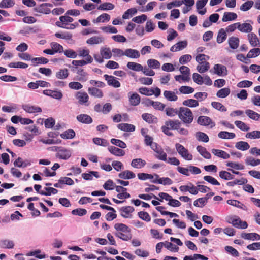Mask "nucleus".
<instances>
[{"label":"nucleus","mask_w":260,"mask_h":260,"mask_svg":"<svg viewBox=\"0 0 260 260\" xmlns=\"http://www.w3.org/2000/svg\"><path fill=\"white\" fill-rule=\"evenodd\" d=\"M178 118L183 123L188 125L192 122L194 117L190 109L181 107L179 108Z\"/></svg>","instance_id":"obj_1"},{"label":"nucleus","mask_w":260,"mask_h":260,"mask_svg":"<svg viewBox=\"0 0 260 260\" xmlns=\"http://www.w3.org/2000/svg\"><path fill=\"white\" fill-rule=\"evenodd\" d=\"M181 123L179 120H172L170 119L166 121L165 125L162 126L161 129L163 133L167 136H172L173 133L170 131V129L178 130L179 127L181 126Z\"/></svg>","instance_id":"obj_2"},{"label":"nucleus","mask_w":260,"mask_h":260,"mask_svg":"<svg viewBox=\"0 0 260 260\" xmlns=\"http://www.w3.org/2000/svg\"><path fill=\"white\" fill-rule=\"evenodd\" d=\"M175 147L179 154L184 159L191 160L193 159L192 155L189 153L188 150L182 145L179 143H176Z\"/></svg>","instance_id":"obj_3"},{"label":"nucleus","mask_w":260,"mask_h":260,"mask_svg":"<svg viewBox=\"0 0 260 260\" xmlns=\"http://www.w3.org/2000/svg\"><path fill=\"white\" fill-rule=\"evenodd\" d=\"M197 122L200 125L207 126L210 125V127L212 128L215 126L214 122L208 116H200L198 117Z\"/></svg>","instance_id":"obj_4"},{"label":"nucleus","mask_w":260,"mask_h":260,"mask_svg":"<svg viewBox=\"0 0 260 260\" xmlns=\"http://www.w3.org/2000/svg\"><path fill=\"white\" fill-rule=\"evenodd\" d=\"M49 7H53L52 4L50 3H43L39 6L35 7L34 8V10L35 12L37 13L48 14L51 12L50 9L48 8Z\"/></svg>","instance_id":"obj_5"},{"label":"nucleus","mask_w":260,"mask_h":260,"mask_svg":"<svg viewBox=\"0 0 260 260\" xmlns=\"http://www.w3.org/2000/svg\"><path fill=\"white\" fill-rule=\"evenodd\" d=\"M71 151L66 148L60 146V149L58 153L56 154V157L59 159L67 160L71 156Z\"/></svg>","instance_id":"obj_6"},{"label":"nucleus","mask_w":260,"mask_h":260,"mask_svg":"<svg viewBox=\"0 0 260 260\" xmlns=\"http://www.w3.org/2000/svg\"><path fill=\"white\" fill-rule=\"evenodd\" d=\"M214 73L219 76H224L228 74L226 67L221 64H216L213 67Z\"/></svg>","instance_id":"obj_7"},{"label":"nucleus","mask_w":260,"mask_h":260,"mask_svg":"<svg viewBox=\"0 0 260 260\" xmlns=\"http://www.w3.org/2000/svg\"><path fill=\"white\" fill-rule=\"evenodd\" d=\"M76 119L80 123L89 124L93 122L92 117L86 114H80L77 116Z\"/></svg>","instance_id":"obj_8"},{"label":"nucleus","mask_w":260,"mask_h":260,"mask_svg":"<svg viewBox=\"0 0 260 260\" xmlns=\"http://www.w3.org/2000/svg\"><path fill=\"white\" fill-rule=\"evenodd\" d=\"M105 79L107 81L108 84L115 88L119 87L120 83L116 79V78L112 76L105 74L104 76Z\"/></svg>","instance_id":"obj_9"},{"label":"nucleus","mask_w":260,"mask_h":260,"mask_svg":"<svg viewBox=\"0 0 260 260\" xmlns=\"http://www.w3.org/2000/svg\"><path fill=\"white\" fill-rule=\"evenodd\" d=\"M128 98L129 104L132 106H138L140 103V96L137 93H132L131 92H129Z\"/></svg>","instance_id":"obj_10"},{"label":"nucleus","mask_w":260,"mask_h":260,"mask_svg":"<svg viewBox=\"0 0 260 260\" xmlns=\"http://www.w3.org/2000/svg\"><path fill=\"white\" fill-rule=\"evenodd\" d=\"M76 98L78 100V103L81 105L85 104L89 100V96L85 92L79 91L75 95Z\"/></svg>","instance_id":"obj_11"},{"label":"nucleus","mask_w":260,"mask_h":260,"mask_svg":"<svg viewBox=\"0 0 260 260\" xmlns=\"http://www.w3.org/2000/svg\"><path fill=\"white\" fill-rule=\"evenodd\" d=\"M154 176L156 179L152 180L151 181L152 183L161 184L164 185H171L173 183V181L169 177H162L159 178V175L157 174H155Z\"/></svg>","instance_id":"obj_12"},{"label":"nucleus","mask_w":260,"mask_h":260,"mask_svg":"<svg viewBox=\"0 0 260 260\" xmlns=\"http://www.w3.org/2000/svg\"><path fill=\"white\" fill-rule=\"evenodd\" d=\"M22 108L26 112L28 113H41L42 111L40 107L30 105H23Z\"/></svg>","instance_id":"obj_13"},{"label":"nucleus","mask_w":260,"mask_h":260,"mask_svg":"<svg viewBox=\"0 0 260 260\" xmlns=\"http://www.w3.org/2000/svg\"><path fill=\"white\" fill-rule=\"evenodd\" d=\"M252 25L247 23H240L238 22V29L243 33H249L252 30Z\"/></svg>","instance_id":"obj_14"},{"label":"nucleus","mask_w":260,"mask_h":260,"mask_svg":"<svg viewBox=\"0 0 260 260\" xmlns=\"http://www.w3.org/2000/svg\"><path fill=\"white\" fill-rule=\"evenodd\" d=\"M78 52L79 56L85 58V60L90 63L93 61V58L89 54V50L88 49L80 48L78 50Z\"/></svg>","instance_id":"obj_15"},{"label":"nucleus","mask_w":260,"mask_h":260,"mask_svg":"<svg viewBox=\"0 0 260 260\" xmlns=\"http://www.w3.org/2000/svg\"><path fill=\"white\" fill-rule=\"evenodd\" d=\"M146 164V162L145 160L141 158H135L133 159L131 163V165L137 169H141L144 167Z\"/></svg>","instance_id":"obj_16"},{"label":"nucleus","mask_w":260,"mask_h":260,"mask_svg":"<svg viewBox=\"0 0 260 260\" xmlns=\"http://www.w3.org/2000/svg\"><path fill=\"white\" fill-rule=\"evenodd\" d=\"M89 94L93 96L98 98H102L103 96V93L101 89L98 88L92 87L88 88Z\"/></svg>","instance_id":"obj_17"},{"label":"nucleus","mask_w":260,"mask_h":260,"mask_svg":"<svg viewBox=\"0 0 260 260\" xmlns=\"http://www.w3.org/2000/svg\"><path fill=\"white\" fill-rule=\"evenodd\" d=\"M108 149L111 154L117 156H123L125 155L124 150L115 146H110Z\"/></svg>","instance_id":"obj_18"},{"label":"nucleus","mask_w":260,"mask_h":260,"mask_svg":"<svg viewBox=\"0 0 260 260\" xmlns=\"http://www.w3.org/2000/svg\"><path fill=\"white\" fill-rule=\"evenodd\" d=\"M78 76L76 79L81 82H85L88 79V74L82 69H78L77 72Z\"/></svg>","instance_id":"obj_19"},{"label":"nucleus","mask_w":260,"mask_h":260,"mask_svg":"<svg viewBox=\"0 0 260 260\" xmlns=\"http://www.w3.org/2000/svg\"><path fill=\"white\" fill-rule=\"evenodd\" d=\"M241 237L244 239L251 240L253 241L260 240V235L255 233H243L241 234Z\"/></svg>","instance_id":"obj_20"},{"label":"nucleus","mask_w":260,"mask_h":260,"mask_svg":"<svg viewBox=\"0 0 260 260\" xmlns=\"http://www.w3.org/2000/svg\"><path fill=\"white\" fill-rule=\"evenodd\" d=\"M117 126L119 129L124 132H134L135 130V126L133 124L128 123H120Z\"/></svg>","instance_id":"obj_21"},{"label":"nucleus","mask_w":260,"mask_h":260,"mask_svg":"<svg viewBox=\"0 0 260 260\" xmlns=\"http://www.w3.org/2000/svg\"><path fill=\"white\" fill-rule=\"evenodd\" d=\"M119 178L123 179H130L136 177L135 174L129 170H125L121 172L118 174Z\"/></svg>","instance_id":"obj_22"},{"label":"nucleus","mask_w":260,"mask_h":260,"mask_svg":"<svg viewBox=\"0 0 260 260\" xmlns=\"http://www.w3.org/2000/svg\"><path fill=\"white\" fill-rule=\"evenodd\" d=\"M125 55L131 58H138L140 56L139 52L137 50L133 49H125Z\"/></svg>","instance_id":"obj_23"},{"label":"nucleus","mask_w":260,"mask_h":260,"mask_svg":"<svg viewBox=\"0 0 260 260\" xmlns=\"http://www.w3.org/2000/svg\"><path fill=\"white\" fill-rule=\"evenodd\" d=\"M212 153L215 155L223 159H228L230 157L228 153L220 149H213L212 150Z\"/></svg>","instance_id":"obj_24"},{"label":"nucleus","mask_w":260,"mask_h":260,"mask_svg":"<svg viewBox=\"0 0 260 260\" xmlns=\"http://www.w3.org/2000/svg\"><path fill=\"white\" fill-rule=\"evenodd\" d=\"M120 210L121 212V215L123 217L128 218V215L134 212V208L133 207L128 206L122 207Z\"/></svg>","instance_id":"obj_25"},{"label":"nucleus","mask_w":260,"mask_h":260,"mask_svg":"<svg viewBox=\"0 0 260 260\" xmlns=\"http://www.w3.org/2000/svg\"><path fill=\"white\" fill-rule=\"evenodd\" d=\"M237 18V15L234 12H225L222 18L223 22H227L235 20Z\"/></svg>","instance_id":"obj_26"},{"label":"nucleus","mask_w":260,"mask_h":260,"mask_svg":"<svg viewBox=\"0 0 260 260\" xmlns=\"http://www.w3.org/2000/svg\"><path fill=\"white\" fill-rule=\"evenodd\" d=\"M142 119L148 123L156 122L157 118L154 115L149 113H143L142 115Z\"/></svg>","instance_id":"obj_27"},{"label":"nucleus","mask_w":260,"mask_h":260,"mask_svg":"<svg viewBox=\"0 0 260 260\" xmlns=\"http://www.w3.org/2000/svg\"><path fill=\"white\" fill-rule=\"evenodd\" d=\"M239 42V38L236 37H231L228 39L229 46L233 49H236L238 47Z\"/></svg>","instance_id":"obj_28"},{"label":"nucleus","mask_w":260,"mask_h":260,"mask_svg":"<svg viewBox=\"0 0 260 260\" xmlns=\"http://www.w3.org/2000/svg\"><path fill=\"white\" fill-rule=\"evenodd\" d=\"M197 150L205 158L210 159L211 158V154L207 150L206 148L199 145L197 147Z\"/></svg>","instance_id":"obj_29"},{"label":"nucleus","mask_w":260,"mask_h":260,"mask_svg":"<svg viewBox=\"0 0 260 260\" xmlns=\"http://www.w3.org/2000/svg\"><path fill=\"white\" fill-rule=\"evenodd\" d=\"M115 229L119 232L130 233L131 230L126 225L123 223H116L114 225Z\"/></svg>","instance_id":"obj_30"},{"label":"nucleus","mask_w":260,"mask_h":260,"mask_svg":"<svg viewBox=\"0 0 260 260\" xmlns=\"http://www.w3.org/2000/svg\"><path fill=\"white\" fill-rule=\"evenodd\" d=\"M226 31L223 28H221L218 32L217 37V43L220 44L226 40Z\"/></svg>","instance_id":"obj_31"},{"label":"nucleus","mask_w":260,"mask_h":260,"mask_svg":"<svg viewBox=\"0 0 260 260\" xmlns=\"http://www.w3.org/2000/svg\"><path fill=\"white\" fill-rule=\"evenodd\" d=\"M248 40L250 44L252 46H257L259 45V40L256 35L254 33L249 34L248 35Z\"/></svg>","instance_id":"obj_32"},{"label":"nucleus","mask_w":260,"mask_h":260,"mask_svg":"<svg viewBox=\"0 0 260 260\" xmlns=\"http://www.w3.org/2000/svg\"><path fill=\"white\" fill-rule=\"evenodd\" d=\"M164 95L169 101H176L178 99V96L172 91L165 90L164 92Z\"/></svg>","instance_id":"obj_33"},{"label":"nucleus","mask_w":260,"mask_h":260,"mask_svg":"<svg viewBox=\"0 0 260 260\" xmlns=\"http://www.w3.org/2000/svg\"><path fill=\"white\" fill-rule=\"evenodd\" d=\"M127 67L135 71H141L143 69L141 64L134 62H128L127 63Z\"/></svg>","instance_id":"obj_34"},{"label":"nucleus","mask_w":260,"mask_h":260,"mask_svg":"<svg viewBox=\"0 0 260 260\" xmlns=\"http://www.w3.org/2000/svg\"><path fill=\"white\" fill-rule=\"evenodd\" d=\"M235 147L238 150L245 151L250 148V145L247 142L241 141L236 143Z\"/></svg>","instance_id":"obj_35"},{"label":"nucleus","mask_w":260,"mask_h":260,"mask_svg":"<svg viewBox=\"0 0 260 260\" xmlns=\"http://www.w3.org/2000/svg\"><path fill=\"white\" fill-rule=\"evenodd\" d=\"M100 54L106 59H110L112 56V52L109 48H101Z\"/></svg>","instance_id":"obj_36"},{"label":"nucleus","mask_w":260,"mask_h":260,"mask_svg":"<svg viewBox=\"0 0 260 260\" xmlns=\"http://www.w3.org/2000/svg\"><path fill=\"white\" fill-rule=\"evenodd\" d=\"M31 61L34 66H37L38 64H46L49 61L47 58L44 57L32 58Z\"/></svg>","instance_id":"obj_37"},{"label":"nucleus","mask_w":260,"mask_h":260,"mask_svg":"<svg viewBox=\"0 0 260 260\" xmlns=\"http://www.w3.org/2000/svg\"><path fill=\"white\" fill-rule=\"evenodd\" d=\"M230 92L231 90L229 88H223L217 92L216 96L220 98H225L230 94Z\"/></svg>","instance_id":"obj_38"},{"label":"nucleus","mask_w":260,"mask_h":260,"mask_svg":"<svg viewBox=\"0 0 260 260\" xmlns=\"http://www.w3.org/2000/svg\"><path fill=\"white\" fill-rule=\"evenodd\" d=\"M219 138L221 139H233L236 137V135L234 133H230L226 131H221L218 134Z\"/></svg>","instance_id":"obj_39"},{"label":"nucleus","mask_w":260,"mask_h":260,"mask_svg":"<svg viewBox=\"0 0 260 260\" xmlns=\"http://www.w3.org/2000/svg\"><path fill=\"white\" fill-rule=\"evenodd\" d=\"M103 41L104 39L103 38L98 36H94L88 39L86 41V43L88 44L94 45L101 43Z\"/></svg>","instance_id":"obj_40"},{"label":"nucleus","mask_w":260,"mask_h":260,"mask_svg":"<svg viewBox=\"0 0 260 260\" xmlns=\"http://www.w3.org/2000/svg\"><path fill=\"white\" fill-rule=\"evenodd\" d=\"M75 136V132L73 129H68L64 131L62 134H60V137L62 139H71Z\"/></svg>","instance_id":"obj_41"},{"label":"nucleus","mask_w":260,"mask_h":260,"mask_svg":"<svg viewBox=\"0 0 260 260\" xmlns=\"http://www.w3.org/2000/svg\"><path fill=\"white\" fill-rule=\"evenodd\" d=\"M247 115L251 119L254 120H260V114L251 110H246L245 111Z\"/></svg>","instance_id":"obj_42"},{"label":"nucleus","mask_w":260,"mask_h":260,"mask_svg":"<svg viewBox=\"0 0 260 260\" xmlns=\"http://www.w3.org/2000/svg\"><path fill=\"white\" fill-rule=\"evenodd\" d=\"M56 77L60 79H64L69 76V71L67 69H60L56 73Z\"/></svg>","instance_id":"obj_43"},{"label":"nucleus","mask_w":260,"mask_h":260,"mask_svg":"<svg viewBox=\"0 0 260 260\" xmlns=\"http://www.w3.org/2000/svg\"><path fill=\"white\" fill-rule=\"evenodd\" d=\"M115 235L123 241H128L132 238V234L130 233L117 232Z\"/></svg>","instance_id":"obj_44"},{"label":"nucleus","mask_w":260,"mask_h":260,"mask_svg":"<svg viewBox=\"0 0 260 260\" xmlns=\"http://www.w3.org/2000/svg\"><path fill=\"white\" fill-rule=\"evenodd\" d=\"M182 104L184 106H187L190 108H193L199 106L198 101L196 100L191 99L184 100Z\"/></svg>","instance_id":"obj_45"},{"label":"nucleus","mask_w":260,"mask_h":260,"mask_svg":"<svg viewBox=\"0 0 260 260\" xmlns=\"http://www.w3.org/2000/svg\"><path fill=\"white\" fill-rule=\"evenodd\" d=\"M54 36L58 38L64 40H71L72 38V35L69 32H56Z\"/></svg>","instance_id":"obj_46"},{"label":"nucleus","mask_w":260,"mask_h":260,"mask_svg":"<svg viewBox=\"0 0 260 260\" xmlns=\"http://www.w3.org/2000/svg\"><path fill=\"white\" fill-rule=\"evenodd\" d=\"M210 68L209 62H203L197 67V71L200 73H203L207 71Z\"/></svg>","instance_id":"obj_47"},{"label":"nucleus","mask_w":260,"mask_h":260,"mask_svg":"<svg viewBox=\"0 0 260 260\" xmlns=\"http://www.w3.org/2000/svg\"><path fill=\"white\" fill-rule=\"evenodd\" d=\"M219 177L224 180L233 179L235 177L234 175L226 171H221L219 173Z\"/></svg>","instance_id":"obj_48"},{"label":"nucleus","mask_w":260,"mask_h":260,"mask_svg":"<svg viewBox=\"0 0 260 260\" xmlns=\"http://www.w3.org/2000/svg\"><path fill=\"white\" fill-rule=\"evenodd\" d=\"M15 5V2L13 0H2L0 2L1 8H8L12 7Z\"/></svg>","instance_id":"obj_49"},{"label":"nucleus","mask_w":260,"mask_h":260,"mask_svg":"<svg viewBox=\"0 0 260 260\" xmlns=\"http://www.w3.org/2000/svg\"><path fill=\"white\" fill-rule=\"evenodd\" d=\"M14 245V243L12 241L3 240L0 242V247L3 248H13Z\"/></svg>","instance_id":"obj_50"},{"label":"nucleus","mask_w":260,"mask_h":260,"mask_svg":"<svg viewBox=\"0 0 260 260\" xmlns=\"http://www.w3.org/2000/svg\"><path fill=\"white\" fill-rule=\"evenodd\" d=\"M50 45L55 53L57 52L62 53L63 51L62 46L56 42H52Z\"/></svg>","instance_id":"obj_51"},{"label":"nucleus","mask_w":260,"mask_h":260,"mask_svg":"<svg viewBox=\"0 0 260 260\" xmlns=\"http://www.w3.org/2000/svg\"><path fill=\"white\" fill-rule=\"evenodd\" d=\"M93 142L95 144L102 146H107L109 145L108 142L106 139L98 137L94 138Z\"/></svg>","instance_id":"obj_52"},{"label":"nucleus","mask_w":260,"mask_h":260,"mask_svg":"<svg viewBox=\"0 0 260 260\" xmlns=\"http://www.w3.org/2000/svg\"><path fill=\"white\" fill-rule=\"evenodd\" d=\"M9 67L14 68L26 69L28 66L27 64L22 62H11L8 64Z\"/></svg>","instance_id":"obj_53"},{"label":"nucleus","mask_w":260,"mask_h":260,"mask_svg":"<svg viewBox=\"0 0 260 260\" xmlns=\"http://www.w3.org/2000/svg\"><path fill=\"white\" fill-rule=\"evenodd\" d=\"M196 137L198 141H203L204 142H208L209 141L208 136L206 134L203 132H197L196 133Z\"/></svg>","instance_id":"obj_54"},{"label":"nucleus","mask_w":260,"mask_h":260,"mask_svg":"<svg viewBox=\"0 0 260 260\" xmlns=\"http://www.w3.org/2000/svg\"><path fill=\"white\" fill-rule=\"evenodd\" d=\"M45 189L46 191H41L40 194L44 196H50L51 194H55L58 192V190L53 187H46Z\"/></svg>","instance_id":"obj_55"},{"label":"nucleus","mask_w":260,"mask_h":260,"mask_svg":"<svg viewBox=\"0 0 260 260\" xmlns=\"http://www.w3.org/2000/svg\"><path fill=\"white\" fill-rule=\"evenodd\" d=\"M260 54V48H256L251 49L247 55V57L254 58L258 56Z\"/></svg>","instance_id":"obj_56"},{"label":"nucleus","mask_w":260,"mask_h":260,"mask_svg":"<svg viewBox=\"0 0 260 260\" xmlns=\"http://www.w3.org/2000/svg\"><path fill=\"white\" fill-rule=\"evenodd\" d=\"M180 93L182 94H189L194 92V88L188 86H182L179 89Z\"/></svg>","instance_id":"obj_57"},{"label":"nucleus","mask_w":260,"mask_h":260,"mask_svg":"<svg viewBox=\"0 0 260 260\" xmlns=\"http://www.w3.org/2000/svg\"><path fill=\"white\" fill-rule=\"evenodd\" d=\"M166 114L170 117H174L177 115L178 116L179 109H174L173 108L168 107L165 110Z\"/></svg>","instance_id":"obj_58"},{"label":"nucleus","mask_w":260,"mask_h":260,"mask_svg":"<svg viewBox=\"0 0 260 260\" xmlns=\"http://www.w3.org/2000/svg\"><path fill=\"white\" fill-rule=\"evenodd\" d=\"M254 2L253 1H248L243 3L240 6V10L243 11H246L249 10L253 5Z\"/></svg>","instance_id":"obj_59"},{"label":"nucleus","mask_w":260,"mask_h":260,"mask_svg":"<svg viewBox=\"0 0 260 260\" xmlns=\"http://www.w3.org/2000/svg\"><path fill=\"white\" fill-rule=\"evenodd\" d=\"M155 157L159 160L167 161V154L162 148L159 149L158 151L157 150Z\"/></svg>","instance_id":"obj_60"},{"label":"nucleus","mask_w":260,"mask_h":260,"mask_svg":"<svg viewBox=\"0 0 260 260\" xmlns=\"http://www.w3.org/2000/svg\"><path fill=\"white\" fill-rule=\"evenodd\" d=\"M207 204L206 199L202 197L198 198L194 201L193 205L197 207H203Z\"/></svg>","instance_id":"obj_61"},{"label":"nucleus","mask_w":260,"mask_h":260,"mask_svg":"<svg viewBox=\"0 0 260 260\" xmlns=\"http://www.w3.org/2000/svg\"><path fill=\"white\" fill-rule=\"evenodd\" d=\"M147 64L149 68L158 69L160 67L159 62L155 59H150L147 60Z\"/></svg>","instance_id":"obj_62"},{"label":"nucleus","mask_w":260,"mask_h":260,"mask_svg":"<svg viewBox=\"0 0 260 260\" xmlns=\"http://www.w3.org/2000/svg\"><path fill=\"white\" fill-rule=\"evenodd\" d=\"M110 19V16L107 13H103L100 15L96 19V22H108Z\"/></svg>","instance_id":"obj_63"},{"label":"nucleus","mask_w":260,"mask_h":260,"mask_svg":"<svg viewBox=\"0 0 260 260\" xmlns=\"http://www.w3.org/2000/svg\"><path fill=\"white\" fill-rule=\"evenodd\" d=\"M137 10L136 8H131L126 10L122 15V18L126 19L129 18L130 16H132L136 14Z\"/></svg>","instance_id":"obj_64"}]
</instances>
